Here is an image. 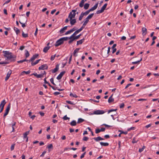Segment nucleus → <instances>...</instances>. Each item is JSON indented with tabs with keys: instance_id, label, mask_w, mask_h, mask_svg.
<instances>
[{
	"instance_id": "473e14b6",
	"label": "nucleus",
	"mask_w": 159,
	"mask_h": 159,
	"mask_svg": "<svg viewBox=\"0 0 159 159\" xmlns=\"http://www.w3.org/2000/svg\"><path fill=\"white\" fill-rule=\"evenodd\" d=\"M142 60V58H141L139 60L136 61H133L132 62V64H139L141 61Z\"/></svg>"
},
{
	"instance_id": "49530a36",
	"label": "nucleus",
	"mask_w": 159,
	"mask_h": 159,
	"mask_svg": "<svg viewBox=\"0 0 159 159\" xmlns=\"http://www.w3.org/2000/svg\"><path fill=\"white\" fill-rule=\"evenodd\" d=\"M63 119L64 120H69L70 118L67 117L66 115L63 116Z\"/></svg>"
},
{
	"instance_id": "de8ad7c7",
	"label": "nucleus",
	"mask_w": 159,
	"mask_h": 159,
	"mask_svg": "<svg viewBox=\"0 0 159 159\" xmlns=\"http://www.w3.org/2000/svg\"><path fill=\"white\" fill-rule=\"evenodd\" d=\"M147 29L144 27H143L142 28V32H143V34L145 32H147Z\"/></svg>"
},
{
	"instance_id": "ea45409f",
	"label": "nucleus",
	"mask_w": 159,
	"mask_h": 159,
	"mask_svg": "<svg viewBox=\"0 0 159 159\" xmlns=\"http://www.w3.org/2000/svg\"><path fill=\"white\" fill-rule=\"evenodd\" d=\"M16 124V122H14V123L12 125V132H14L15 131L14 126Z\"/></svg>"
},
{
	"instance_id": "aec40b11",
	"label": "nucleus",
	"mask_w": 159,
	"mask_h": 159,
	"mask_svg": "<svg viewBox=\"0 0 159 159\" xmlns=\"http://www.w3.org/2000/svg\"><path fill=\"white\" fill-rule=\"evenodd\" d=\"M94 14L93 13L89 15L85 19L89 21V20L91 19L93 16Z\"/></svg>"
},
{
	"instance_id": "72a5a7b5",
	"label": "nucleus",
	"mask_w": 159,
	"mask_h": 159,
	"mask_svg": "<svg viewBox=\"0 0 159 159\" xmlns=\"http://www.w3.org/2000/svg\"><path fill=\"white\" fill-rule=\"evenodd\" d=\"M30 73V70H29L27 71H24L21 73V75H24V73H25L26 74L28 75V74H29Z\"/></svg>"
},
{
	"instance_id": "bb28decb",
	"label": "nucleus",
	"mask_w": 159,
	"mask_h": 159,
	"mask_svg": "<svg viewBox=\"0 0 159 159\" xmlns=\"http://www.w3.org/2000/svg\"><path fill=\"white\" fill-rule=\"evenodd\" d=\"M29 131H27V132H25L24 134L23 137H24V139H26L27 138H28V137H27V135L29 134Z\"/></svg>"
},
{
	"instance_id": "5701e85b",
	"label": "nucleus",
	"mask_w": 159,
	"mask_h": 159,
	"mask_svg": "<svg viewBox=\"0 0 159 159\" xmlns=\"http://www.w3.org/2000/svg\"><path fill=\"white\" fill-rule=\"evenodd\" d=\"M113 95H112L109 98L108 100V102L110 103L111 102H113L114 101V99L112 98Z\"/></svg>"
},
{
	"instance_id": "2eb2a0df",
	"label": "nucleus",
	"mask_w": 159,
	"mask_h": 159,
	"mask_svg": "<svg viewBox=\"0 0 159 159\" xmlns=\"http://www.w3.org/2000/svg\"><path fill=\"white\" fill-rule=\"evenodd\" d=\"M98 2L96 3L94 6L92 7V8L89 9L90 11H93L95 10L98 7Z\"/></svg>"
},
{
	"instance_id": "f8f14e48",
	"label": "nucleus",
	"mask_w": 159,
	"mask_h": 159,
	"mask_svg": "<svg viewBox=\"0 0 159 159\" xmlns=\"http://www.w3.org/2000/svg\"><path fill=\"white\" fill-rule=\"evenodd\" d=\"M11 73L12 71L11 70H10L9 71H8L6 77L5 79V80L6 81H7L8 79L10 76L11 75Z\"/></svg>"
},
{
	"instance_id": "9d476101",
	"label": "nucleus",
	"mask_w": 159,
	"mask_h": 159,
	"mask_svg": "<svg viewBox=\"0 0 159 159\" xmlns=\"http://www.w3.org/2000/svg\"><path fill=\"white\" fill-rule=\"evenodd\" d=\"M39 56V54H35L34 55H33V57L31 58V59L29 60V62L31 61L33 62V61L37 57Z\"/></svg>"
},
{
	"instance_id": "f704fd0d",
	"label": "nucleus",
	"mask_w": 159,
	"mask_h": 159,
	"mask_svg": "<svg viewBox=\"0 0 159 159\" xmlns=\"http://www.w3.org/2000/svg\"><path fill=\"white\" fill-rule=\"evenodd\" d=\"M84 16H85V15H84V14L83 13V12H81V14H80V16H79V20H81Z\"/></svg>"
},
{
	"instance_id": "603ef678",
	"label": "nucleus",
	"mask_w": 159,
	"mask_h": 159,
	"mask_svg": "<svg viewBox=\"0 0 159 159\" xmlns=\"http://www.w3.org/2000/svg\"><path fill=\"white\" fill-rule=\"evenodd\" d=\"M82 35V34H80L79 35L75 36L74 38L75 39H79V37Z\"/></svg>"
},
{
	"instance_id": "a878e982",
	"label": "nucleus",
	"mask_w": 159,
	"mask_h": 159,
	"mask_svg": "<svg viewBox=\"0 0 159 159\" xmlns=\"http://www.w3.org/2000/svg\"><path fill=\"white\" fill-rule=\"evenodd\" d=\"M80 50L79 48H77L74 50L73 53L75 57H76L77 56V55L76 54V53L78 52L79 50Z\"/></svg>"
},
{
	"instance_id": "4d7b16f0",
	"label": "nucleus",
	"mask_w": 159,
	"mask_h": 159,
	"mask_svg": "<svg viewBox=\"0 0 159 159\" xmlns=\"http://www.w3.org/2000/svg\"><path fill=\"white\" fill-rule=\"evenodd\" d=\"M89 139V138L88 137L84 136L83 139V140L84 141H87Z\"/></svg>"
},
{
	"instance_id": "8fccbe9b",
	"label": "nucleus",
	"mask_w": 159,
	"mask_h": 159,
	"mask_svg": "<svg viewBox=\"0 0 159 159\" xmlns=\"http://www.w3.org/2000/svg\"><path fill=\"white\" fill-rule=\"evenodd\" d=\"M15 144H13L11 145V151L13 150L14 149V147L15 146Z\"/></svg>"
},
{
	"instance_id": "f3484780",
	"label": "nucleus",
	"mask_w": 159,
	"mask_h": 159,
	"mask_svg": "<svg viewBox=\"0 0 159 159\" xmlns=\"http://www.w3.org/2000/svg\"><path fill=\"white\" fill-rule=\"evenodd\" d=\"M68 26H66L61 28L59 32L60 34H62L64 32V30L67 29Z\"/></svg>"
},
{
	"instance_id": "cd10ccee",
	"label": "nucleus",
	"mask_w": 159,
	"mask_h": 159,
	"mask_svg": "<svg viewBox=\"0 0 159 159\" xmlns=\"http://www.w3.org/2000/svg\"><path fill=\"white\" fill-rule=\"evenodd\" d=\"M84 0H81L79 4V7H82L84 6Z\"/></svg>"
},
{
	"instance_id": "39448f33",
	"label": "nucleus",
	"mask_w": 159,
	"mask_h": 159,
	"mask_svg": "<svg viewBox=\"0 0 159 159\" xmlns=\"http://www.w3.org/2000/svg\"><path fill=\"white\" fill-rule=\"evenodd\" d=\"M6 103V102H5V99L1 101L0 104V108H1L0 111V113H1L2 111L4 109V106Z\"/></svg>"
},
{
	"instance_id": "7ed1b4c3",
	"label": "nucleus",
	"mask_w": 159,
	"mask_h": 159,
	"mask_svg": "<svg viewBox=\"0 0 159 159\" xmlns=\"http://www.w3.org/2000/svg\"><path fill=\"white\" fill-rule=\"evenodd\" d=\"M77 9L78 8H76L75 10H73L70 12L68 16V18L69 19V20H71L73 18H75L76 14V11Z\"/></svg>"
},
{
	"instance_id": "1a4fd4ad",
	"label": "nucleus",
	"mask_w": 159,
	"mask_h": 159,
	"mask_svg": "<svg viewBox=\"0 0 159 159\" xmlns=\"http://www.w3.org/2000/svg\"><path fill=\"white\" fill-rule=\"evenodd\" d=\"M65 73V71H63L61 72L58 75L57 77V79L58 80H60Z\"/></svg>"
},
{
	"instance_id": "864d4df0",
	"label": "nucleus",
	"mask_w": 159,
	"mask_h": 159,
	"mask_svg": "<svg viewBox=\"0 0 159 159\" xmlns=\"http://www.w3.org/2000/svg\"><path fill=\"white\" fill-rule=\"evenodd\" d=\"M138 141V140H136V138L135 137H134L133 139V140H132V143H137Z\"/></svg>"
},
{
	"instance_id": "412c9836",
	"label": "nucleus",
	"mask_w": 159,
	"mask_h": 159,
	"mask_svg": "<svg viewBox=\"0 0 159 159\" xmlns=\"http://www.w3.org/2000/svg\"><path fill=\"white\" fill-rule=\"evenodd\" d=\"M77 122L75 120H72L70 123V125L72 126H75L77 124Z\"/></svg>"
},
{
	"instance_id": "13d9d810",
	"label": "nucleus",
	"mask_w": 159,
	"mask_h": 159,
	"mask_svg": "<svg viewBox=\"0 0 159 159\" xmlns=\"http://www.w3.org/2000/svg\"><path fill=\"white\" fill-rule=\"evenodd\" d=\"M50 81L54 85H56V84L54 82V80L53 78H52L50 79Z\"/></svg>"
},
{
	"instance_id": "4be33fe9",
	"label": "nucleus",
	"mask_w": 159,
	"mask_h": 159,
	"mask_svg": "<svg viewBox=\"0 0 159 159\" xmlns=\"http://www.w3.org/2000/svg\"><path fill=\"white\" fill-rule=\"evenodd\" d=\"M100 143L102 146H107L109 144L107 143H103L102 142H100Z\"/></svg>"
},
{
	"instance_id": "052dcab7",
	"label": "nucleus",
	"mask_w": 159,
	"mask_h": 159,
	"mask_svg": "<svg viewBox=\"0 0 159 159\" xmlns=\"http://www.w3.org/2000/svg\"><path fill=\"white\" fill-rule=\"evenodd\" d=\"M135 129V127H132L130 128H129L127 129L128 131H129L131 130H134Z\"/></svg>"
},
{
	"instance_id": "4468645a",
	"label": "nucleus",
	"mask_w": 159,
	"mask_h": 159,
	"mask_svg": "<svg viewBox=\"0 0 159 159\" xmlns=\"http://www.w3.org/2000/svg\"><path fill=\"white\" fill-rule=\"evenodd\" d=\"M93 139L96 142H98L100 140H104V139L100 136L96 138H93Z\"/></svg>"
},
{
	"instance_id": "c03bdc74",
	"label": "nucleus",
	"mask_w": 159,
	"mask_h": 159,
	"mask_svg": "<svg viewBox=\"0 0 159 159\" xmlns=\"http://www.w3.org/2000/svg\"><path fill=\"white\" fill-rule=\"evenodd\" d=\"M117 110V109H111L108 111V114L109 113L111 112H112L114 111H116Z\"/></svg>"
},
{
	"instance_id": "09e8293b",
	"label": "nucleus",
	"mask_w": 159,
	"mask_h": 159,
	"mask_svg": "<svg viewBox=\"0 0 159 159\" xmlns=\"http://www.w3.org/2000/svg\"><path fill=\"white\" fill-rule=\"evenodd\" d=\"M19 22L22 25V27L23 28H25L26 26V25L25 23H22L20 20H19Z\"/></svg>"
},
{
	"instance_id": "6e6552de",
	"label": "nucleus",
	"mask_w": 159,
	"mask_h": 159,
	"mask_svg": "<svg viewBox=\"0 0 159 159\" xmlns=\"http://www.w3.org/2000/svg\"><path fill=\"white\" fill-rule=\"evenodd\" d=\"M105 130V128H101L100 129H95V133L96 134H98L101 132L104 131Z\"/></svg>"
},
{
	"instance_id": "a19ab883",
	"label": "nucleus",
	"mask_w": 159,
	"mask_h": 159,
	"mask_svg": "<svg viewBox=\"0 0 159 159\" xmlns=\"http://www.w3.org/2000/svg\"><path fill=\"white\" fill-rule=\"evenodd\" d=\"M22 36L24 38H26L28 37V34H25L24 32L22 31Z\"/></svg>"
},
{
	"instance_id": "a18cd8bd",
	"label": "nucleus",
	"mask_w": 159,
	"mask_h": 159,
	"mask_svg": "<svg viewBox=\"0 0 159 159\" xmlns=\"http://www.w3.org/2000/svg\"><path fill=\"white\" fill-rule=\"evenodd\" d=\"M70 39V40H69L68 42L69 43H71L74 40H75L74 38H71V39Z\"/></svg>"
},
{
	"instance_id": "e2e57ef3",
	"label": "nucleus",
	"mask_w": 159,
	"mask_h": 159,
	"mask_svg": "<svg viewBox=\"0 0 159 159\" xmlns=\"http://www.w3.org/2000/svg\"><path fill=\"white\" fill-rule=\"evenodd\" d=\"M121 141H118V148H119V149H120V148H121Z\"/></svg>"
},
{
	"instance_id": "393cba45",
	"label": "nucleus",
	"mask_w": 159,
	"mask_h": 159,
	"mask_svg": "<svg viewBox=\"0 0 159 159\" xmlns=\"http://www.w3.org/2000/svg\"><path fill=\"white\" fill-rule=\"evenodd\" d=\"M40 60L41 59H39L36 60L34 62H32L31 63L32 66H34L37 64Z\"/></svg>"
},
{
	"instance_id": "bf43d9fd",
	"label": "nucleus",
	"mask_w": 159,
	"mask_h": 159,
	"mask_svg": "<svg viewBox=\"0 0 159 159\" xmlns=\"http://www.w3.org/2000/svg\"><path fill=\"white\" fill-rule=\"evenodd\" d=\"M83 30V29L81 28H80V29H79L77 30H76V32L77 34H78L81 31Z\"/></svg>"
},
{
	"instance_id": "c9c22d12",
	"label": "nucleus",
	"mask_w": 159,
	"mask_h": 159,
	"mask_svg": "<svg viewBox=\"0 0 159 159\" xmlns=\"http://www.w3.org/2000/svg\"><path fill=\"white\" fill-rule=\"evenodd\" d=\"M84 121V120L81 118H80L78 119L77 123L78 124H80V123H81L83 122Z\"/></svg>"
},
{
	"instance_id": "ddd939ff",
	"label": "nucleus",
	"mask_w": 159,
	"mask_h": 159,
	"mask_svg": "<svg viewBox=\"0 0 159 159\" xmlns=\"http://www.w3.org/2000/svg\"><path fill=\"white\" fill-rule=\"evenodd\" d=\"M32 75H34L37 78H41L43 77V74L38 75L36 73H33Z\"/></svg>"
},
{
	"instance_id": "6ab92c4d",
	"label": "nucleus",
	"mask_w": 159,
	"mask_h": 159,
	"mask_svg": "<svg viewBox=\"0 0 159 159\" xmlns=\"http://www.w3.org/2000/svg\"><path fill=\"white\" fill-rule=\"evenodd\" d=\"M84 40V39L83 38L77 42V45H78L79 44H82Z\"/></svg>"
},
{
	"instance_id": "37998d69",
	"label": "nucleus",
	"mask_w": 159,
	"mask_h": 159,
	"mask_svg": "<svg viewBox=\"0 0 159 159\" xmlns=\"http://www.w3.org/2000/svg\"><path fill=\"white\" fill-rule=\"evenodd\" d=\"M91 11H90V10L89 9L88 10H87V11H86L85 12H83V13L84 14V15H85V16H86L87 15H88L89 12Z\"/></svg>"
},
{
	"instance_id": "58836bf2",
	"label": "nucleus",
	"mask_w": 159,
	"mask_h": 159,
	"mask_svg": "<svg viewBox=\"0 0 159 159\" xmlns=\"http://www.w3.org/2000/svg\"><path fill=\"white\" fill-rule=\"evenodd\" d=\"M70 96H72L73 97L76 98H77L78 96L76 94H73L72 93H70Z\"/></svg>"
},
{
	"instance_id": "e433bc0d",
	"label": "nucleus",
	"mask_w": 159,
	"mask_h": 159,
	"mask_svg": "<svg viewBox=\"0 0 159 159\" xmlns=\"http://www.w3.org/2000/svg\"><path fill=\"white\" fill-rule=\"evenodd\" d=\"M29 61V60H27L26 59H23L22 60L18 61H17V62L18 63H21L25 61Z\"/></svg>"
},
{
	"instance_id": "6e6d98bb",
	"label": "nucleus",
	"mask_w": 159,
	"mask_h": 159,
	"mask_svg": "<svg viewBox=\"0 0 159 159\" xmlns=\"http://www.w3.org/2000/svg\"><path fill=\"white\" fill-rule=\"evenodd\" d=\"M56 54H55L53 55H52L51 57V60L52 61H53L55 58V57H56Z\"/></svg>"
},
{
	"instance_id": "0e129e2a",
	"label": "nucleus",
	"mask_w": 159,
	"mask_h": 159,
	"mask_svg": "<svg viewBox=\"0 0 159 159\" xmlns=\"http://www.w3.org/2000/svg\"><path fill=\"white\" fill-rule=\"evenodd\" d=\"M8 63V62L6 61H2L1 62H0V65H2V64H6Z\"/></svg>"
},
{
	"instance_id": "9b49d317",
	"label": "nucleus",
	"mask_w": 159,
	"mask_h": 159,
	"mask_svg": "<svg viewBox=\"0 0 159 159\" xmlns=\"http://www.w3.org/2000/svg\"><path fill=\"white\" fill-rule=\"evenodd\" d=\"M59 68V64H57L56 67L54 69H52V73H55L58 71Z\"/></svg>"
},
{
	"instance_id": "3c124183",
	"label": "nucleus",
	"mask_w": 159,
	"mask_h": 159,
	"mask_svg": "<svg viewBox=\"0 0 159 159\" xmlns=\"http://www.w3.org/2000/svg\"><path fill=\"white\" fill-rule=\"evenodd\" d=\"M103 12V11L102 9H101V10H100L97 11L96 12V13L97 14H99L102 13Z\"/></svg>"
},
{
	"instance_id": "2f4dec72",
	"label": "nucleus",
	"mask_w": 159,
	"mask_h": 159,
	"mask_svg": "<svg viewBox=\"0 0 159 159\" xmlns=\"http://www.w3.org/2000/svg\"><path fill=\"white\" fill-rule=\"evenodd\" d=\"M49 47H46L43 49V52L45 53L46 52L48 51L49 49Z\"/></svg>"
},
{
	"instance_id": "dca6fc26",
	"label": "nucleus",
	"mask_w": 159,
	"mask_h": 159,
	"mask_svg": "<svg viewBox=\"0 0 159 159\" xmlns=\"http://www.w3.org/2000/svg\"><path fill=\"white\" fill-rule=\"evenodd\" d=\"M70 21V23L71 25L72 26L75 24L76 22V20L75 19H72L71 20H69Z\"/></svg>"
},
{
	"instance_id": "b1692460",
	"label": "nucleus",
	"mask_w": 159,
	"mask_h": 159,
	"mask_svg": "<svg viewBox=\"0 0 159 159\" xmlns=\"http://www.w3.org/2000/svg\"><path fill=\"white\" fill-rule=\"evenodd\" d=\"M47 148H48V152H50L51 150H50V149H53V145L52 144H50L49 145H48L47 147Z\"/></svg>"
},
{
	"instance_id": "69168bd1",
	"label": "nucleus",
	"mask_w": 159,
	"mask_h": 159,
	"mask_svg": "<svg viewBox=\"0 0 159 159\" xmlns=\"http://www.w3.org/2000/svg\"><path fill=\"white\" fill-rule=\"evenodd\" d=\"M124 104L123 103H122L120 104V108H122L124 107Z\"/></svg>"
},
{
	"instance_id": "a211bd4d",
	"label": "nucleus",
	"mask_w": 159,
	"mask_h": 159,
	"mask_svg": "<svg viewBox=\"0 0 159 159\" xmlns=\"http://www.w3.org/2000/svg\"><path fill=\"white\" fill-rule=\"evenodd\" d=\"M88 20H87L86 19H85L84 22L82 26L81 27V28L83 29H84L85 28V26L87 24L88 22Z\"/></svg>"
},
{
	"instance_id": "0eeeda50",
	"label": "nucleus",
	"mask_w": 159,
	"mask_h": 159,
	"mask_svg": "<svg viewBox=\"0 0 159 159\" xmlns=\"http://www.w3.org/2000/svg\"><path fill=\"white\" fill-rule=\"evenodd\" d=\"M48 68V66L46 64H43L39 67V70L44 69H47Z\"/></svg>"
},
{
	"instance_id": "4c0bfd02",
	"label": "nucleus",
	"mask_w": 159,
	"mask_h": 159,
	"mask_svg": "<svg viewBox=\"0 0 159 159\" xmlns=\"http://www.w3.org/2000/svg\"><path fill=\"white\" fill-rule=\"evenodd\" d=\"M107 4L106 3L101 8V9H102L103 11L104 10H105L106 8L107 7Z\"/></svg>"
},
{
	"instance_id": "20e7f679",
	"label": "nucleus",
	"mask_w": 159,
	"mask_h": 159,
	"mask_svg": "<svg viewBox=\"0 0 159 159\" xmlns=\"http://www.w3.org/2000/svg\"><path fill=\"white\" fill-rule=\"evenodd\" d=\"M10 109V103L7 106V108L5 110V112L3 115V117L4 118V120H5L6 116L8 114Z\"/></svg>"
},
{
	"instance_id": "680f3d73",
	"label": "nucleus",
	"mask_w": 159,
	"mask_h": 159,
	"mask_svg": "<svg viewBox=\"0 0 159 159\" xmlns=\"http://www.w3.org/2000/svg\"><path fill=\"white\" fill-rule=\"evenodd\" d=\"M119 131L120 132H121V134H126L128 133V132L127 131H123L121 130H119Z\"/></svg>"
},
{
	"instance_id": "c85d7f7f",
	"label": "nucleus",
	"mask_w": 159,
	"mask_h": 159,
	"mask_svg": "<svg viewBox=\"0 0 159 159\" xmlns=\"http://www.w3.org/2000/svg\"><path fill=\"white\" fill-rule=\"evenodd\" d=\"M14 30L17 35L19 33H20V30L19 29H18L17 28L14 27Z\"/></svg>"
},
{
	"instance_id": "79ce46f5",
	"label": "nucleus",
	"mask_w": 159,
	"mask_h": 159,
	"mask_svg": "<svg viewBox=\"0 0 159 159\" xmlns=\"http://www.w3.org/2000/svg\"><path fill=\"white\" fill-rule=\"evenodd\" d=\"M145 148V147L144 146H143L142 148L139 149V152H142L143 151L144 149Z\"/></svg>"
},
{
	"instance_id": "7c9ffc66",
	"label": "nucleus",
	"mask_w": 159,
	"mask_h": 159,
	"mask_svg": "<svg viewBox=\"0 0 159 159\" xmlns=\"http://www.w3.org/2000/svg\"><path fill=\"white\" fill-rule=\"evenodd\" d=\"M89 5H90L89 3H85L84 5V8L85 10L89 8Z\"/></svg>"
},
{
	"instance_id": "774afa93",
	"label": "nucleus",
	"mask_w": 159,
	"mask_h": 159,
	"mask_svg": "<svg viewBox=\"0 0 159 159\" xmlns=\"http://www.w3.org/2000/svg\"><path fill=\"white\" fill-rule=\"evenodd\" d=\"M72 33L71 31L70 30H69V31H67L65 34V35H67V34H70V33Z\"/></svg>"
},
{
	"instance_id": "5fc2aeb1",
	"label": "nucleus",
	"mask_w": 159,
	"mask_h": 159,
	"mask_svg": "<svg viewBox=\"0 0 159 159\" xmlns=\"http://www.w3.org/2000/svg\"><path fill=\"white\" fill-rule=\"evenodd\" d=\"M87 129H89V131H90L91 132V133L92 135L93 136L94 135V134L93 133V132L91 130V129L89 127H88Z\"/></svg>"
},
{
	"instance_id": "f257e3e1",
	"label": "nucleus",
	"mask_w": 159,
	"mask_h": 159,
	"mask_svg": "<svg viewBox=\"0 0 159 159\" xmlns=\"http://www.w3.org/2000/svg\"><path fill=\"white\" fill-rule=\"evenodd\" d=\"M3 53H4V56L5 57L7 58L8 60H9L11 59H13V61H15L16 58V56H13L12 55L11 52H9V51H3Z\"/></svg>"
},
{
	"instance_id": "f03ea898",
	"label": "nucleus",
	"mask_w": 159,
	"mask_h": 159,
	"mask_svg": "<svg viewBox=\"0 0 159 159\" xmlns=\"http://www.w3.org/2000/svg\"><path fill=\"white\" fill-rule=\"evenodd\" d=\"M67 37H64L58 39L54 44L56 47H57L58 46L63 44L64 41H66L68 40Z\"/></svg>"
},
{
	"instance_id": "c756f323",
	"label": "nucleus",
	"mask_w": 159,
	"mask_h": 159,
	"mask_svg": "<svg viewBox=\"0 0 159 159\" xmlns=\"http://www.w3.org/2000/svg\"><path fill=\"white\" fill-rule=\"evenodd\" d=\"M25 58H27L28 57L30 56V54L27 50H25Z\"/></svg>"
},
{
	"instance_id": "423d86ee",
	"label": "nucleus",
	"mask_w": 159,
	"mask_h": 159,
	"mask_svg": "<svg viewBox=\"0 0 159 159\" xmlns=\"http://www.w3.org/2000/svg\"><path fill=\"white\" fill-rule=\"evenodd\" d=\"M105 112L103 110H97L94 111L92 114L100 115L103 114Z\"/></svg>"
},
{
	"instance_id": "338daca9",
	"label": "nucleus",
	"mask_w": 159,
	"mask_h": 159,
	"mask_svg": "<svg viewBox=\"0 0 159 159\" xmlns=\"http://www.w3.org/2000/svg\"><path fill=\"white\" fill-rule=\"evenodd\" d=\"M46 151H44L43 152L42 154L40 155V157H43L44 154L46 153Z\"/></svg>"
}]
</instances>
